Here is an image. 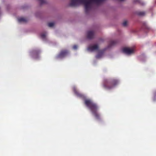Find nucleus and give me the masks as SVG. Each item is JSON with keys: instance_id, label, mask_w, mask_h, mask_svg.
<instances>
[{"instance_id": "obj_13", "label": "nucleus", "mask_w": 156, "mask_h": 156, "mask_svg": "<svg viewBox=\"0 0 156 156\" xmlns=\"http://www.w3.org/2000/svg\"><path fill=\"white\" fill-rule=\"evenodd\" d=\"M47 36V33H43L41 34V38L44 39Z\"/></svg>"}, {"instance_id": "obj_2", "label": "nucleus", "mask_w": 156, "mask_h": 156, "mask_svg": "<svg viewBox=\"0 0 156 156\" xmlns=\"http://www.w3.org/2000/svg\"><path fill=\"white\" fill-rule=\"evenodd\" d=\"M85 103L87 106L90 109L92 114L96 118L98 119L99 116L97 113L98 107L96 105L89 99L85 100Z\"/></svg>"}, {"instance_id": "obj_17", "label": "nucleus", "mask_w": 156, "mask_h": 156, "mask_svg": "<svg viewBox=\"0 0 156 156\" xmlns=\"http://www.w3.org/2000/svg\"><path fill=\"white\" fill-rule=\"evenodd\" d=\"M38 1L41 4H43L45 2V0H38Z\"/></svg>"}, {"instance_id": "obj_18", "label": "nucleus", "mask_w": 156, "mask_h": 156, "mask_svg": "<svg viewBox=\"0 0 156 156\" xmlns=\"http://www.w3.org/2000/svg\"><path fill=\"white\" fill-rule=\"evenodd\" d=\"M127 22L126 21H124L123 23V25L124 26H126L127 25Z\"/></svg>"}, {"instance_id": "obj_19", "label": "nucleus", "mask_w": 156, "mask_h": 156, "mask_svg": "<svg viewBox=\"0 0 156 156\" xmlns=\"http://www.w3.org/2000/svg\"><path fill=\"white\" fill-rule=\"evenodd\" d=\"M77 48V46L76 45H74L73 47V48L74 49L76 50V49Z\"/></svg>"}, {"instance_id": "obj_9", "label": "nucleus", "mask_w": 156, "mask_h": 156, "mask_svg": "<svg viewBox=\"0 0 156 156\" xmlns=\"http://www.w3.org/2000/svg\"><path fill=\"white\" fill-rule=\"evenodd\" d=\"M103 55V52L102 51H99L98 54L96 56V58H101Z\"/></svg>"}, {"instance_id": "obj_10", "label": "nucleus", "mask_w": 156, "mask_h": 156, "mask_svg": "<svg viewBox=\"0 0 156 156\" xmlns=\"http://www.w3.org/2000/svg\"><path fill=\"white\" fill-rule=\"evenodd\" d=\"M133 1L134 3H139L142 5H144V3L140 0H133Z\"/></svg>"}, {"instance_id": "obj_11", "label": "nucleus", "mask_w": 156, "mask_h": 156, "mask_svg": "<svg viewBox=\"0 0 156 156\" xmlns=\"http://www.w3.org/2000/svg\"><path fill=\"white\" fill-rule=\"evenodd\" d=\"M38 52L37 51H35L31 53V55H33L34 58H36V56L38 55Z\"/></svg>"}, {"instance_id": "obj_1", "label": "nucleus", "mask_w": 156, "mask_h": 156, "mask_svg": "<svg viewBox=\"0 0 156 156\" xmlns=\"http://www.w3.org/2000/svg\"><path fill=\"white\" fill-rule=\"evenodd\" d=\"M104 0H71L69 5L76 6L80 4L84 5L85 11L88 12L92 9L94 5H99Z\"/></svg>"}, {"instance_id": "obj_14", "label": "nucleus", "mask_w": 156, "mask_h": 156, "mask_svg": "<svg viewBox=\"0 0 156 156\" xmlns=\"http://www.w3.org/2000/svg\"><path fill=\"white\" fill-rule=\"evenodd\" d=\"M117 43V41L115 40L112 41H111L110 45L111 46L115 45Z\"/></svg>"}, {"instance_id": "obj_12", "label": "nucleus", "mask_w": 156, "mask_h": 156, "mask_svg": "<svg viewBox=\"0 0 156 156\" xmlns=\"http://www.w3.org/2000/svg\"><path fill=\"white\" fill-rule=\"evenodd\" d=\"M73 90L74 92H75V94H76V95L79 97H82L83 95H82L81 94L79 93L76 90V89L75 87H73Z\"/></svg>"}, {"instance_id": "obj_4", "label": "nucleus", "mask_w": 156, "mask_h": 156, "mask_svg": "<svg viewBox=\"0 0 156 156\" xmlns=\"http://www.w3.org/2000/svg\"><path fill=\"white\" fill-rule=\"evenodd\" d=\"M122 51L123 52L127 55H131L134 52L135 49L133 47H125L122 48Z\"/></svg>"}, {"instance_id": "obj_8", "label": "nucleus", "mask_w": 156, "mask_h": 156, "mask_svg": "<svg viewBox=\"0 0 156 156\" xmlns=\"http://www.w3.org/2000/svg\"><path fill=\"white\" fill-rule=\"evenodd\" d=\"M18 22L20 23H25L27 21L26 19L22 17H19L17 19Z\"/></svg>"}, {"instance_id": "obj_6", "label": "nucleus", "mask_w": 156, "mask_h": 156, "mask_svg": "<svg viewBox=\"0 0 156 156\" xmlns=\"http://www.w3.org/2000/svg\"><path fill=\"white\" fill-rule=\"evenodd\" d=\"M68 52L66 50L62 51L56 57L58 59H61L66 57L68 54Z\"/></svg>"}, {"instance_id": "obj_5", "label": "nucleus", "mask_w": 156, "mask_h": 156, "mask_svg": "<svg viewBox=\"0 0 156 156\" xmlns=\"http://www.w3.org/2000/svg\"><path fill=\"white\" fill-rule=\"evenodd\" d=\"M99 46L97 44H94L90 45L87 48V50L90 52H93L98 50Z\"/></svg>"}, {"instance_id": "obj_15", "label": "nucleus", "mask_w": 156, "mask_h": 156, "mask_svg": "<svg viewBox=\"0 0 156 156\" xmlns=\"http://www.w3.org/2000/svg\"><path fill=\"white\" fill-rule=\"evenodd\" d=\"M138 15L140 16H143L145 15V12H139L138 13Z\"/></svg>"}, {"instance_id": "obj_7", "label": "nucleus", "mask_w": 156, "mask_h": 156, "mask_svg": "<svg viewBox=\"0 0 156 156\" xmlns=\"http://www.w3.org/2000/svg\"><path fill=\"white\" fill-rule=\"evenodd\" d=\"M94 33L92 31H89L87 33V37L89 39H91L93 37Z\"/></svg>"}, {"instance_id": "obj_16", "label": "nucleus", "mask_w": 156, "mask_h": 156, "mask_svg": "<svg viewBox=\"0 0 156 156\" xmlns=\"http://www.w3.org/2000/svg\"><path fill=\"white\" fill-rule=\"evenodd\" d=\"M48 26L50 27H53L55 25V23L54 22H51L48 23Z\"/></svg>"}, {"instance_id": "obj_3", "label": "nucleus", "mask_w": 156, "mask_h": 156, "mask_svg": "<svg viewBox=\"0 0 156 156\" xmlns=\"http://www.w3.org/2000/svg\"><path fill=\"white\" fill-rule=\"evenodd\" d=\"M118 83V80H114L111 82L109 80L105 79L104 80L103 86L106 89H110L114 87Z\"/></svg>"}, {"instance_id": "obj_20", "label": "nucleus", "mask_w": 156, "mask_h": 156, "mask_svg": "<svg viewBox=\"0 0 156 156\" xmlns=\"http://www.w3.org/2000/svg\"><path fill=\"white\" fill-rule=\"evenodd\" d=\"M119 0V1H125V0Z\"/></svg>"}]
</instances>
